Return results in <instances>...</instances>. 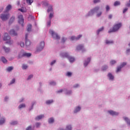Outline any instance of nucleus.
Wrapping results in <instances>:
<instances>
[{"mask_svg":"<svg viewBox=\"0 0 130 130\" xmlns=\"http://www.w3.org/2000/svg\"><path fill=\"white\" fill-rule=\"evenodd\" d=\"M3 40L4 41H7L6 43L7 44H9V45H11V44H13V41L11 40V37L9 36V35L7 32H6L4 35Z\"/></svg>","mask_w":130,"mask_h":130,"instance_id":"obj_1","label":"nucleus"},{"mask_svg":"<svg viewBox=\"0 0 130 130\" xmlns=\"http://www.w3.org/2000/svg\"><path fill=\"white\" fill-rule=\"evenodd\" d=\"M122 26L121 23H119L118 24H116L114 25L113 29L109 30V33H111V32H116Z\"/></svg>","mask_w":130,"mask_h":130,"instance_id":"obj_2","label":"nucleus"},{"mask_svg":"<svg viewBox=\"0 0 130 130\" xmlns=\"http://www.w3.org/2000/svg\"><path fill=\"white\" fill-rule=\"evenodd\" d=\"M45 45V44L44 43V41L41 42L40 43V45L37 48L36 53H37L38 52H40V51H41V50H42V49L44 48Z\"/></svg>","mask_w":130,"mask_h":130,"instance_id":"obj_3","label":"nucleus"},{"mask_svg":"<svg viewBox=\"0 0 130 130\" xmlns=\"http://www.w3.org/2000/svg\"><path fill=\"white\" fill-rule=\"evenodd\" d=\"M0 18L2 19V21H7L10 18V14H2L0 15Z\"/></svg>","mask_w":130,"mask_h":130,"instance_id":"obj_4","label":"nucleus"},{"mask_svg":"<svg viewBox=\"0 0 130 130\" xmlns=\"http://www.w3.org/2000/svg\"><path fill=\"white\" fill-rule=\"evenodd\" d=\"M62 55L63 57H67V58H69V61L71 62H74V61H75V58L70 56V55H69V54L67 53L62 54Z\"/></svg>","mask_w":130,"mask_h":130,"instance_id":"obj_5","label":"nucleus"},{"mask_svg":"<svg viewBox=\"0 0 130 130\" xmlns=\"http://www.w3.org/2000/svg\"><path fill=\"white\" fill-rule=\"evenodd\" d=\"M99 10H100V7H95L93 10H90V11L88 13V16H91V15H93V14L95 13H98Z\"/></svg>","mask_w":130,"mask_h":130,"instance_id":"obj_6","label":"nucleus"},{"mask_svg":"<svg viewBox=\"0 0 130 130\" xmlns=\"http://www.w3.org/2000/svg\"><path fill=\"white\" fill-rule=\"evenodd\" d=\"M49 33L50 34H51L54 39H60V37L58 36V35L54 32V31H53V30H50Z\"/></svg>","mask_w":130,"mask_h":130,"instance_id":"obj_7","label":"nucleus"},{"mask_svg":"<svg viewBox=\"0 0 130 130\" xmlns=\"http://www.w3.org/2000/svg\"><path fill=\"white\" fill-rule=\"evenodd\" d=\"M18 18L19 24H21V25L23 26V24H24V18H23V15H19Z\"/></svg>","mask_w":130,"mask_h":130,"instance_id":"obj_8","label":"nucleus"},{"mask_svg":"<svg viewBox=\"0 0 130 130\" xmlns=\"http://www.w3.org/2000/svg\"><path fill=\"white\" fill-rule=\"evenodd\" d=\"M27 38H28V34H26L25 36V45L26 46H30V45H31V42Z\"/></svg>","mask_w":130,"mask_h":130,"instance_id":"obj_9","label":"nucleus"},{"mask_svg":"<svg viewBox=\"0 0 130 130\" xmlns=\"http://www.w3.org/2000/svg\"><path fill=\"white\" fill-rule=\"evenodd\" d=\"M124 66H126V62H123L119 67H118L116 70V73H118V72H120L121 68H123Z\"/></svg>","mask_w":130,"mask_h":130,"instance_id":"obj_10","label":"nucleus"},{"mask_svg":"<svg viewBox=\"0 0 130 130\" xmlns=\"http://www.w3.org/2000/svg\"><path fill=\"white\" fill-rule=\"evenodd\" d=\"M81 37H82V35H80L78 36V37H76L75 36H72L71 38V40H79V39H80V38H81Z\"/></svg>","mask_w":130,"mask_h":130,"instance_id":"obj_11","label":"nucleus"},{"mask_svg":"<svg viewBox=\"0 0 130 130\" xmlns=\"http://www.w3.org/2000/svg\"><path fill=\"white\" fill-rule=\"evenodd\" d=\"M24 56H26V57H30V56H31V53L24 52L22 54L21 57H23Z\"/></svg>","mask_w":130,"mask_h":130,"instance_id":"obj_12","label":"nucleus"},{"mask_svg":"<svg viewBox=\"0 0 130 130\" xmlns=\"http://www.w3.org/2000/svg\"><path fill=\"white\" fill-rule=\"evenodd\" d=\"M9 33L10 35H12V36H17V32H16L14 29H11Z\"/></svg>","mask_w":130,"mask_h":130,"instance_id":"obj_13","label":"nucleus"},{"mask_svg":"<svg viewBox=\"0 0 130 130\" xmlns=\"http://www.w3.org/2000/svg\"><path fill=\"white\" fill-rule=\"evenodd\" d=\"M109 113H110L111 115H118V113L112 110L109 111Z\"/></svg>","mask_w":130,"mask_h":130,"instance_id":"obj_14","label":"nucleus"},{"mask_svg":"<svg viewBox=\"0 0 130 130\" xmlns=\"http://www.w3.org/2000/svg\"><path fill=\"white\" fill-rule=\"evenodd\" d=\"M90 61H91V58H88L87 61H85L84 63V67H87L89 63L90 62Z\"/></svg>","mask_w":130,"mask_h":130,"instance_id":"obj_15","label":"nucleus"},{"mask_svg":"<svg viewBox=\"0 0 130 130\" xmlns=\"http://www.w3.org/2000/svg\"><path fill=\"white\" fill-rule=\"evenodd\" d=\"M1 61L3 63H7V62H8V60H7V59H6V58L5 57H1Z\"/></svg>","mask_w":130,"mask_h":130,"instance_id":"obj_16","label":"nucleus"},{"mask_svg":"<svg viewBox=\"0 0 130 130\" xmlns=\"http://www.w3.org/2000/svg\"><path fill=\"white\" fill-rule=\"evenodd\" d=\"M44 117V115H39L36 117V120H40L41 118H43Z\"/></svg>","mask_w":130,"mask_h":130,"instance_id":"obj_17","label":"nucleus"},{"mask_svg":"<svg viewBox=\"0 0 130 130\" xmlns=\"http://www.w3.org/2000/svg\"><path fill=\"white\" fill-rule=\"evenodd\" d=\"M11 9L12 6H11V5H9L6 7V11H5V13H7V12H9Z\"/></svg>","mask_w":130,"mask_h":130,"instance_id":"obj_18","label":"nucleus"},{"mask_svg":"<svg viewBox=\"0 0 130 130\" xmlns=\"http://www.w3.org/2000/svg\"><path fill=\"white\" fill-rule=\"evenodd\" d=\"M124 119L125 121H126L127 122L128 125H130L129 119L128 118H127V117H124Z\"/></svg>","mask_w":130,"mask_h":130,"instance_id":"obj_19","label":"nucleus"},{"mask_svg":"<svg viewBox=\"0 0 130 130\" xmlns=\"http://www.w3.org/2000/svg\"><path fill=\"white\" fill-rule=\"evenodd\" d=\"M18 11L22 12V13H26L27 12V10L25 8H22V9H19Z\"/></svg>","mask_w":130,"mask_h":130,"instance_id":"obj_20","label":"nucleus"},{"mask_svg":"<svg viewBox=\"0 0 130 130\" xmlns=\"http://www.w3.org/2000/svg\"><path fill=\"white\" fill-rule=\"evenodd\" d=\"M83 48H84V46H83L82 45H78L77 47V50H81V49H83Z\"/></svg>","mask_w":130,"mask_h":130,"instance_id":"obj_21","label":"nucleus"},{"mask_svg":"<svg viewBox=\"0 0 130 130\" xmlns=\"http://www.w3.org/2000/svg\"><path fill=\"white\" fill-rule=\"evenodd\" d=\"M26 107V105L25 104H22L19 106L18 108L19 109H22V108H25Z\"/></svg>","mask_w":130,"mask_h":130,"instance_id":"obj_22","label":"nucleus"},{"mask_svg":"<svg viewBox=\"0 0 130 130\" xmlns=\"http://www.w3.org/2000/svg\"><path fill=\"white\" fill-rule=\"evenodd\" d=\"M32 28V25L30 24H29L27 25V30L28 32H30L31 31V28Z\"/></svg>","mask_w":130,"mask_h":130,"instance_id":"obj_23","label":"nucleus"},{"mask_svg":"<svg viewBox=\"0 0 130 130\" xmlns=\"http://www.w3.org/2000/svg\"><path fill=\"white\" fill-rule=\"evenodd\" d=\"M108 77L109 78L110 80H113V79H114V77L113 76L111 73H109L108 75Z\"/></svg>","mask_w":130,"mask_h":130,"instance_id":"obj_24","label":"nucleus"},{"mask_svg":"<svg viewBox=\"0 0 130 130\" xmlns=\"http://www.w3.org/2000/svg\"><path fill=\"white\" fill-rule=\"evenodd\" d=\"M3 48L5 50V52H6V53L10 52V48H7L6 47H3Z\"/></svg>","mask_w":130,"mask_h":130,"instance_id":"obj_25","label":"nucleus"},{"mask_svg":"<svg viewBox=\"0 0 130 130\" xmlns=\"http://www.w3.org/2000/svg\"><path fill=\"white\" fill-rule=\"evenodd\" d=\"M49 123H53V122H54V119L53 118H50L48 120Z\"/></svg>","mask_w":130,"mask_h":130,"instance_id":"obj_26","label":"nucleus"},{"mask_svg":"<svg viewBox=\"0 0 130 130\" xmlns=\"http://www.w3.org/2000/svg\"><path fill=\"white\" fill-rule=\"evenodd\" d=\"M81 110V107H78L75 109V110L74 111V113H77V112H78V111H80Z\"/></svg>","mask_w":130,"mask_h":130,"instance_id":"obj_27","label":"nucleus"},{"mask_svg":"<svg viewBox=\"0 0 130 130\" xmlns=\"http://www.w3.org/2000/svg\"><path fill=\"white\" fill-rule=\"evenodd\" d=\"M15 21V17L14 16H12L9 21V24H12V23Z\"/></svg>","mask_w":130,"mask_h":130,"instance_id":"obj_28","label":"nucleus"},{"mask_svg":"<svg viewBox=\"0 0 130 130\" xmlns=\"http://www.w3.org/2000/svg\"><path fill=\"white\" fill-rule=\"evenodd\" d=\"M52 11H53L52 6H50L48 9L47 12H48V13H49V12H51Z\"/></svg>","mask_w":130,"mask_h":130,"instance_id":"obj_29","label":"nucleus"},{"mask_svg":"<svg viewBox=\"0 0 130 130\" xmlns=\"http://www.w3.org/2000/svg\"><path fill=\"white\" fill-rule=\"evenodd\" d=\"M119 5H120V2L118 1H116L114 4V6H115V7H116V6H119Z\"/></svg>","mask_w":130,"mask_h":130,"instance_id":"obj_30","label":"nucleus"},{"mask_svg":"<svg viewBox=\"0 0 130 130\" xmlns=\"http://www.w3.org/2000/svg\"><path fill=\"white\" fill-rule=\"evenodd\" d=\"M14 69V67H9L7 68L8 72H11V71Z\"/></svg>","mask_w":130,"mask_h":130,"instance_id":"obj_31","label":"nucleus"},{"mask_svg":"<svg viewBox=\"0 0 130 130\" xmlns=\"http://www.w3.org/2000/svg\"><path fill=\"white\" fill-rule=\"evenodd\" d=\"M106 44H111L113 43V41L106 40Z\"/></svg>","mask_w":130,"mask_h":130,"instance_id":"obj_32","label":"nucleus"},{"mask_svg":"<svg viewBox=\"0 0 130 130\" xmlns=\"http://www.w3.org/2000/svg\"><path fill=\"white\" fill-rule=\"evenodd\" d=\"M104 29V27H102L101 28H100L98 31H97V34H99L100 32H101V31H103V30Z\"/></svg>","mask_w":130,"mask_h":130,"instance_id":"obj_33","label":"nucleus"},{"mask_svg":"<svg viewBox=\"0 0 130 130\" xmlns=\"http://www.w3.org/2000/svg\"><path fill=\"white\" fill-rule=\"evenodd\" d=\"M5 123V118H2L0 120V124H3Z\"/></svg>","mask_w":130,"mask_h":130,"instance_id":"obj_34","label":"nucleus"},{"mask_svg":"<svg viewBox=\"0 0 130 130\" xmlns=\"http://www.w3.org/2000/svg\"><path fill=\"white\" fill-rule=\"evenodd\" d=\"M26 3L29 5H31L32 3H33V0H26Z\"/></svg>","mask_w":130,"mask_h":130,"instance_id":"obj_35","label":"nucleus"},{"mask_svg":"<svg viewBox=\"0 0 130 130\" xmlns=\"http://www.w3.org/2000/svg\"><path fill=\"white\" fill-rule=\"evenodd\" d=\"M53 103V100H48L46 101V104H51Z\"/></svg>","mask_w":130,"mask_h":130,"instance_id":"obj_36","label":"nucleus"},{"mask_svg":"<svg viewBox=\"0 0 130 130\" xmlns=\"http://www.w3.org/2000/svg\"><path fill=\"white\" fill-rule=\"evenodd\" d=\"M72 73L70 72H67V73L66 74V76H67V77H72Z\"/></svg>","mask_w":130,"mask_h":130,"instance_id":"obj_37","label":"nucleus"},{"mask_svg":"<svg viewBox=\"0 0 130 130\" xmlns=\"http://www.w3.org/2000/svg\"><path fill=\"white\" fill-rule=\"evenodd\" d=\"M108 68V67H107V66H103V67H102V70H103V71H106V70H107Z\"/></svg>","mask_w":130,"mask_h":130,"instance_id":"obj_38","label":"nucleus"},{"mask_svg":"<svg viewBox=\"0 0 130 130\" xmlns=\"http://www.w3.org/2000/svg\"><path fill=\"white\" fill-rule=\"evenodd\" d=\"M18 123V122L16 121H13L11 123V124L12 125H15V124H17Z\"/></svg>","mask_w":130,"mask_h":130,"instance_id":"obj_39","label":"nucleus"},{"mask_svg":"<svg viewBox=\"0 0 130 130\" xmlns=\"http://www.w3.org/2000/svg\"><path fill=\"white\" fill-rule=\"evenodd\" d=\"M110 63L111 64H114L115 63H116V61L114 60H112L110 62Z\"/></svg>","mask_w":130,"mask_h":130,"instance_id":"obj_40","label":"nucleus"},{"mask_svg":"<svg viewBox=\"0 0 130 130\" xmlns=\"http://www.w3.org/2000/svg\"><path fill=\"white\" fill-rule=\"evenodd\" d=\"M41 125V124L39 122H38L37 123H36V127L38 128V127H40V125Z\"/></svg>","mask_w":130,"mask_h":130,"instance_id":"obj_41","label":"nucleus"},{"mask_svg":"<svg viewBox=\"0 0 130 130\" xmlns=\"http://www.w3.org/2000/svg\"><path fill=\"white\" fill-rule=\"evenodd\" d=\"M106 10L107 12H108L110 10V7H109V6L107 5L106 7Z\"/></svg>","mask_w":130,"mask_h":130,"instance_id":"obj_42","label":"nucleus"},{"mask_svg":"<svg viewBox=\"0 0 130 130\" xmlns=\"http://www.w3.org/2000/svg\"><path fill=\"white\" fill-rule=\"evenodd\" d=\"M27 68H28V66H27V65L23 64L22 66V69L23 70H26V69H27Z\"/></svg>","mask_w":130,"mask_h":130,"instance_id":"obj_43","label":"nucleus"},{"mask_svg":"<svg viewBox=\"0 0 130 130\" xmlns=\"http://www.w3.org/2000/svg\"><path fill=\"white\" fill-rule=\"evenodd\" d=\"M15 81L16 80H15V79H12L10 82V85H12V84H14V83H15Z\"/></svg>","mask_w":130,"mask_h":130,"instance_id":"obj_44","label":"nucleus"},{"mask_svg":"<svg viewBox=\"0 0 130 130\" xmlns=\"http://www.w3.org/2000/svg\"><path fill=\"white\" fill-rule=\"evenodd\" d=\"M53 17V14L50 13L49 15V18L50 19V20H51Z\"/></svg>","mask_w":130,"mask_h":130,"instance_id":"obj_45","label":"nucleus"},{"mask_svg":"<svg viewBox=\"0 0 130 130\" xmlns=\"http://www.w3.org/2000/svg\"><path fill=\"white\" fill-rule=\"evenodd\" d=\"M94 4H97V3H100V0H93Z\"/></svg>","mask_w":130,"mask_h":130,"instance_id":"obj_46","label":"nucleus"},{"mask_svg":"<svg viewBox=\"0 0 130 130\" xmlns=\"http://www.w3.org/2000/svg\"><path fill=\"white\" fill-rule=\"evenodd\" d=\"M66 40H67V39H66L64 38H62V40H61V42H62L63 43H64V42H66Z\"/></svg>","mask_w":130,"mask_h":130,"instance_id":"obj_47","label":"nucleus"},{"mask_svg":"<svg viewBox=\"0 0 130 130\" xmlns=\"http://www.w3.org/2000/svg\"><path fill=\"white\" fill-rule=\"evenodd\" d=\"M26 130H32V127L31 126H29L26 128Z\"/></svg>","mask_w":130,"mask_h":130,"instance_id":"obj_48","label":"nucleus"},{"mask_svg":"<svg viewBox=\"0 0 130 130\" xmlns=\"http://www.w3.org/2000/svg\"><path fill=\"white\" fill-rule=\"evenodd\" d=\"M101 15H102V12H100L99 13L97 14L96 16H97V17H100V16H101Z\"/></svg>","mask_w":130,"mask_h":130,"instance_id":"obj_49","label":"nucleus"},{"mask_svg":"<svg viewBox=\"0 0 130 130\" xmlns=\"http://www.w3.org/2000/svg\"><path fill=\"white\" fill-rule=\"evenodd\" d=\"M31 78H33V76L32 75H30L28 76L27 80H30Z\"/></svg>","mask_w":130,"mask_h":130,"instance_id":"obj_50","label":"nucleus"},{"mask_svg":"<svg viewBox=\"0 0 130 130\" xmlns=\"http://www.w3.org/2000/svg\"><path fill=\"white\" fill-rule=\"evenodd\" d=\"M24 45H25V44L23 42L20 43L21 47H23Z\"/></svg>","mask_w":130,"mask_h":130,"instance_id":"obj_51","label":"nucleus"},{"mask_svg":"<svg viewBox=\"0 0 130 130\" xmlns=\"http://www.w3.org/2000/svg\"><path fill=\"white\" fill-rule=\"evenodd\" d=\"M56 60H54L53 61H52L51 62V66H53V64H54V63L56 62Z\"/></svg>","mask_w":130,"mask_h":130,"instance_id":"obj_52","label":"nucleus"},{"mask_svg":"<svg viewBox=\"0 0 130 130\" xmlns=\"http://www.w3.org/2000/svg\"><path fill=\"white\" fill-rule=\"evenodd\" d=\"M50 84V85H56V83L54 82V81L51 82Z\"/></svg>","mask_w":130,"mask_h":130,"instance_id":"obj_53","label":"nucleus"},{"mask_svg":"<svg viewBox=\"0 0 130 130\" xmlns=\"http://www.w3.org/2000/svg\"><path fill=\"white\" fill-rule=\"evenodd\" d=\"M51 24V21L50 20L49 21H48V23H47V25H48V26H50V24Z\"/></svg>","mask_w":130,"mask_h":130,"instance_id":"obj_54","label":"nucleus"},{"mask_svg":"<svg viewBox=\"0 0 130 130\" xmlns=\"http://www.w3.org/2000/svg\"><path fill=\"white\" fill-rule=\"evenodd\" d=\"M128 9L127 8H125L123 11V14H124V13H125V12H126L127 11Z\"/></svg>","mask_w":130,"mask_h":130,"instance_id":"obj_55","label":"nucleus"},{"mask_svg":"<svg viewBox=\"0 0 130 130\" xmlns=\"http://www.w3.org/2000/svg\"><path fill=\"white\" fill-rule=\"evenodd\" d=\"M77 87H79V84H76L74 86V88H77Z\"/></svg>","mask_w":130,"mask_h":130,"instance_id":"obj_56","label":"nucleus"},{"mask_svg":"<svg viewBox=\"0 0 130 130\" xmlns=\"http://www.w3.org/2000/svg\"><path fill=\"white\" fill-rule=\"evenodd\" d=\"M8 99H9V98L8 96L5 97V101H7Z\"/></svg>","mask_w":130,"mask_h":130,"instance_id":"obj_57","label":"nucleus"},{"mask_svg":"<svg viewBox=\"0 0 130 130\" xmlns=\"http://www.w3.org/2000/svg\"><path fill=\"white\" fill-rule=\"evenodd\" d=\"M112 15H109V19H112Z\"/></svg>","mask_w":130,"mask_h":130,"instance_id":"obj_58","label":"nucleus"},{"mask_svg":"<svg viewBox=\"0 0 130 130\" xmlns=\"http://www.w3.org/2000/svg\"><path fill=\"white\" fill-rule=\"evenodd\" d=\"M58 93H61V92H62V89H60V90H58Z\"/></svg>","mask_w":130,"mask_h":130,"instance_id":"obj_59","label":"nucleus"},{"mask_svg":"<svg viewBox=\"0 0 130 130\" xmlns=\"http://www.w3.org/2000/svg\"><path fill=\"white\" fill-rule=\"evenodd\" d=\"M126 7H130V2L126 4Z\"/></svg>","mask_w":130,"mask_h":130,"instance_id":"obj_60","label":"nucleus"},{"mask_svg":"<svg viewBox=\"0 0 130 130\" xmlns=\"http://www.w3.org/2000/svg\"><path fill=\"white\" fill-rule=\"evenodd\" d=\"M17 6H20V2L17 1Z\"/></svg>","mask_w":130,"mask_h":130,"instance_id":"obj_61","label":"nucleus"},{"mask_svg":"<svg viewBox=\"0 0 130 130\" xmlns=\"http://www.w3.org/2000/svg\"><path fill=\"white\" fill-rule=\"evenodd\" d=\"M72 93V91H70L69 92H67V94H71Z\"/></svg>","mask_w":130,"mask_h":130,"instance_id":"obj_62","label":"nucleus"},{"mask_svg":"<svg viewBox=\"0 0 130 130\" xmlns=\"http://www.w3.org/2000/svg\"><path fill=\"white\" fill-rule=\"evenodd\" d=\"M129 51H130V49H127V50H126V53H128V52H129Z\"/></svg>","mask_w":130,"mask_h":130,"instance_id":"obj_63","label":"nucleus"},{"mask_svg":"<svg viewBox=\"0 0 130 130\" xmlns=\"http://www.w3.org/2000/svg\"><path fill=\"white\" fill-rule=\"evenodd\" d=\"M3 10H4L3 8H2L1 9H0V13H1V12H3Z\"/></svg>","mask_w":130,"mask_h":130,"instance_id":"obj_64","label":"nucleus"}]
</instances>
